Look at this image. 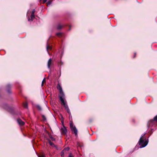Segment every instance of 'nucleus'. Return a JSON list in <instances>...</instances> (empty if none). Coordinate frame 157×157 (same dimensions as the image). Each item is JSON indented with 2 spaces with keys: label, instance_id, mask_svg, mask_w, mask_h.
I'll return each mask as SVG.
<instances>
[{
  "label": "nucleus",
  "instance_id": "nucleus-1",
  "mask_svg": "<svg viewBox=\"0 0 157 157\" xmlns=\"http://www.w3.org/2000/svg\"><path fill=\"white\" fill-rule=\"evenodd\" d=\"M146 134V133H144L143 135L141 136L140 139L139 144L140 146V148L145 147L147 145L148 143V139L146 140V137L144 136Z\"/></svg>",
  "mask_w": 157,
  "mask_h": 157
},
{
  "label": "nucleus",
  "instance_id": "nucleus-2",
  "mask_svg": "<svg viewBox=\"0 0 157 157\" xmlns=\"http://www.w3.org/2000/svg\"><path fill=\"white\" fill-rule=\"evenodd\" d=\"M157 125V116L155 117L153 119L148 121L147 124V127L148 128L152 129V127H155Z\"/></svg>",
  "mask_w": 157,
  "mask_h": 157
},
{
  "label": "nucleus",
  "instance_id": "nucleus-3",
  "mask_svg": "<svg viewBox=\"0 0 157 157\" xmlns=\"http://www.w3.org/2000/svg\"><path fill=\"white\" fill-rule=\"evenodd\" d=\"M70 125L72 133L74 134L75 136L77 137L78 136V130L73 125L72 122L71 121L70 122Z\"/></svg>",
  "mask_w": 157,
  "mask_h": 157
},
{
  "label": "nucleus",
  "instance_id": "nucleus-4",
  "mask_svg": "<svg viewBox=\"0 0 157 157\" xmlns=\"http://www.w3.org/2000/svg\"><path fill=\"white\" fill-rule=\"evenodd\" d=\"M64 98L62 97H60L59 99L61 102V104L63 105L65 109L67 111L68 113L70 114H71L70 110L69 109L68 105L66 104V102L63 99Z\"/></svg>",
  "mask_w": 157,
  "mask_h": 157
},
{
  "label": "nucleus",
  "instance_id": "nucleus-5",
  "mask_svg": "<svg viewBox=\"0 0 157 157\" xmlns=\"http://www.w3.org/2000/svg\"><path fill=\"white\" fill-rule=\"evenodd\" d=\"M57 88L59 91L60 94L59 95V98H60V97H62L63 98H64L65 95L64 94V93L63 91L62 87L59 85Z\"/></svg>",
  "mask_w": 157,
  "mask_h": 157
},
{
  "label": "nucleus",
  "instance_id": "nucleus-6",
  "mask_svg": "<svg viewBox=\"0 0 157 157\" xmlns=\"http://www.w3.org/2000/svg\"><path fill=\"white\" fill-rule=\"evenodd\" d=\"M61 132L62 134L65 135L67 134V130L65 127L63 126L61 129Z\"/></svg>",
  "mask_w": 157,
  "mask_h": 157
},
{
  "label": "nucleus",
  "instance_id": "nucleus-7",
  "mask_svg": "<svg viewBox=\"0 0 157 157\" xmlns=\"http://www.w3.org/2000/svg\"><path fill=\"white\" fill-rule=\"evenodd\" d=\"M17 122L20 125H23L25 124L24 122L23 121L20 119H18L17 120Z\"/></svg>",
  "mask_w": 157,
  "mask_h": 157
},
{
  "label": "nucleus",
  "instance_id": "nucleus-8",
  "mask_svg": "<svg viewBox=\"0 0 157 157\" xmlns=\"http://www.w3.org/2000/svg\"><path fill=\"white\" fill-rule=\"evenodd\" d=\"M52 59L51 58L50 59L48 60V67L49 69L50 68L51 65L52 64Z\"/></svg>",
  "mask_w": 157,
  "mask_h": 157
},
{
  "label": "nucleus",
  "instance_id": "nucleus-9",
  "mask_svg": "<svg viewBox=\"0 0 157 157\" xmlns=\"http://www.w3.org/2000/svg\"><path fill=\"white\" fill-rule=\"evenodd\" d=\"M35 18L34 15L31 14V18H29L28 19V21H32Z\"/></svg>",
  "mask_w": 157,
  "mask_h": 157
},
{
  "label": "nucleus",
  "instance_id": "nucleus-10",
  "mask_svg": "<svg viewBox=\"0 0 157 157\" xmlns=\"http://www.w3.org/2000/svg\"><path fill=\"white\" fill-rule=\"evenodd\" d=\"M62 28L63 26L60 24L58 25L57 27V29L59 30L61 29Z\"/></svg>",
  "mask_w": 157,
  "mask_h": 157
},
{
  "label": "nucleus",
  "instance_id": "nucleus-11",
  "mask_svg": "<svg viewBox=\"0 0 157 157\" xmlns=\"http://www.w3.org/2000/svg\"><path fill=\"white\" fill-rule=\"evenodd\" d=\"M56 35L57 36L60 37L62 35V34L61 33H56Z\"/></svg>",
  "mask_w": 157,
  "mask_h": 157
},
{
  "label": "nucleus",
  "instance_id": "nucleus-12",
  "mask_svg": "<svg viewBox=\"0 0 157 157\" xmlns=\"http://www.w3.org/2000/svg\"><path fill=\"white\" fill-rule=\"evenodd\" d=\"M52 48L51 47V46H49V45H48V44H47V51H48V50H49V49H51Z\"/></svg>",
  "mask_w": 157,
  "mask_h": 157
},
{
  "label": "nucleus",
  "instance_id": "nucleus-13",
  "mask_svg": "<svg viewBox=\"0 0 157 157\" xmlns=\"http://www.w3.org/2000/svg\"><path fill=\"white\" fill-rule=\"evenodd\" d=\"M36 107L37 108L40 110H41V106L39 105H36Z\"/></svg>",
  "mask_w": 157,
  "mask_h": 157
},
{
  "label": "nucleus",
  "instance_id": "nucleus-14",
  "mask_svg": "<svg viewBox=\"0 0 157 157\" xmlns=\"http://www.w3.org/2000/svg\"><path fill=\"white\" fill-rule=\"evenodd\" d=\"M23 106L25 108H27L28 106V104L27 103H25L23 104Z\"/></svg>",
  "mask_w": 157,
  "mask_h": 157
},
{
  "label": "nucleus",
  "instance_id": "nucleus-15",
  "mask_svg": "<svg viewBox=\"0 0 157 157\" xmlns=\"http://www.w3.org/2000/svg\"><path fill=\"white\" fill-rule=\"evenodd\" d=\"M45 82H46V80H45V78H44L43 80L42 81V84H41L42 86L43 85L44 83Z\"/></svg>",
  "mask_w": 157,
  "mask_h": 157
},
{
  "label": "nucleus",
  "instance_id": "nucleus-16",
  "mask_svg": "<svg viewBox=\"0 0 157 157\" xmlns=\"http://www.w3.org/2000/svg\"><path fill=\"white\" fill-rule=\"evenodd\" d=\"M49 143L50 144V145L52 146L54 145L53 143L52 142L50 141H49Z\"/></svg>",
  "mask_w": 157,
  "mask_h": 157
},
{
  "label": "nucleus",
  "instance_id": "nucleus-17",
  "mask_svg": "<svg viewBox=\"0 0 157 157\" xmlns=\"http://www.w3.org/2000/svg\"><path fill=\"white\" fill-rule=\"evenodd\" d=\"M52 2L51 1H49L47 3V6L51 4Z\"/></svg>",
  "mask_w": 157,
  "mask_h": 157
},
{
  "label": "nucleus",
  "instance_id": "nucleus-18",
  "mask_svg": "<svg viewBox=\"0 0 157 157\" xmlns=\"http://www.w3.org/2000/svg\"><path fill=\"white\" fill-rule=\"evenodd\" d=\"M64 151H63L61 153V156L62 157H64Z\"/></svg>",
  "mask_w": 157,
  "mask_h": 157
},
{
  "label": "nucleus",
  "instance_id": "nucleus-19",
  "mask_svg": "<svg viewBox=\"0 0 157 157\" xmlns=\"http://www.w3.org/2000/svg\"><path fill=\"white\" fill-rule=\"evenodd\" d=\"M69 149V148L68 147H67V148H65L63 150V151H65V150H67V151H68Z\"/></svg>",
  "mask_w": 157,
  "mask_h": 157
},
{
  "label": "nucleus",
  "instance_id": "nucleus-20",
  "mask_svg": "<svg viewBox=\"0 0 157 157\" xmlns=\"http://www.w3.org/2000/svg\"><path fill=\"white\" fill-rule=\"evenodd\" d=\"M35 12V10H34H34H33V11H32L31 14L34 15V13Z\"/></svg>",
  "mask_w": 157,
  "mask_h": 157
},
{
  "label": "nucleus",
  "instance_id": "nucleus-21",
  "mask_svg": "<svg viewBox=\"0 0 157 157\" xmlns=\"http://www.w3.org/2000/svg\"><path fill=\"white\" fill-rule=\"evenodd\" d=\"M38 157H45V156L44 155H39Z\"/></svg>",
  "mask_w": 157,
  "mask_h": 157
},
{
  "label": "nucleus",
  "instance_id": "nucleus-22",
  "mask_svg": "<svg viewBox=\"0 0 157 157\" xmlns=\"http://www.w3.org/2000/svg\"><path fill=\"white\" fill-rule=\"evenodd\" d=\"M69 157H73L71 153H70L69 155Z\"/></svg>",
  "mask_w": 157,
  "mask_h": 157
},
{
  "label": "nucleus",
  "instance_id": "nucleus-23",
  "mask_svg": "<svg viewBox=\"0 0 157 157\" xmlns=\"http://www.w3.org/2000/svg\"><path fill=\"white\" fill-rule=\"evenodd\" d=\"M42 117H43V119L44 120H46V118L44 116V115L42 116Z\"/></svg>",
  "mask_w": 157,
  "mask_h": 157
},
{
  "label": "nucleus",
  "instance_id": "nucleus-24",
  "mask_svg": "<svg viewBox=\"0 0 157 157\" xmlns=\"http://www.w3.org/2000/svg\"><path fill=\"white\" fill-rule=\"evenodd\" d=\"M48 0H43V3H45Z\"/></svg>",
  "mask_w": 157,
  "mask_h": 157
},
{
  "label": "nucleus",
  "instance_id": "nucleus-25",
  "mask_svg": "<svg viewBox=\"0 0 157 157\" xmlns=\"http://www.w3.org/2000/svg\"><path fill=\"white\" fill-rule=\"evenodd\" d=\"M51 138L52 140H55V139L53 137H51Z\"/></svg>",
  "mask_w": 157,
  "mask_h": 157
},
{
  "label": "nucleus",
  "instance_id": "nucleus-26",
  "mask_svg": "<svg viewBox=\"0 0 157 157\" xmlns=\"http://www.w3.org/2000/svg\"><path fill=\"white\" fill-rule=\"evenodd\" d=\"M10 84H8L7 85V87L9 88V87H10Z\"/></svg>",
  "mask_w": 157,
  "mask_h": 157
},
{
  "label": "nucleus",
  "instance_id": "nucleus-27",
  "mask_svg": "<svg viewBox=\"0 0 157 157\" xmlns=\"http://www.w3.org/2000/svg\"><path fill=\"white\" fill-rule=\"evenodd\" d=\"M79 147H81V146L80 145V144H79Z\"/></svg>",
  "mask_w": 157,
  "mask_h": 157
},
{
  "label": "nucleus",
  "instance_id": "nucleus-28",
  "mask_svg": "<svg viewBox=\"0 0 157 157\" xmlns=\"http://www.w3.org/2000/svg\"><path fill=\"white\" fill-rule=\"evenodd\" d=\"M8 92L9 93H10V91L9 90H8Z\"/></svg>",
  "mask_w": 157,
  "mask_h": 157
},
{
  "label": "nucleus",
  "instance_id": "nucleus-29",
  "mask_svg": "<svg viewBox=\"0 0 157 157\" xmlns=\"http://www.w3.org/2000/svg\"><path fill=\"white\" fill-rule=\"evenodd\" d=\"M135 55H136V53H135ZM135 56H134V57H135Z\"/></svg>",
  "mask_w": 157,
  "mask_h": 157
}]
</instances>
